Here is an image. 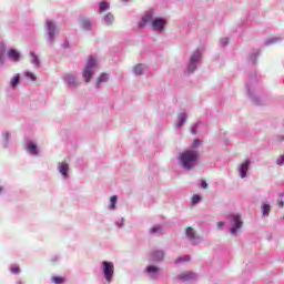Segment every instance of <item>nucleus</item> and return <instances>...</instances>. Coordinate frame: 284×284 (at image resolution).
<instances>
[{
  "label": "nucleus",
  "mask_w": 284,
  "mask_h": 284,
  "mask_svg": "<svg viewBox=\"0 0 284 284\" xmlns=\"http://www.w3.org/2000/svg\"><path fill=\"white\" fill-rule=\"evenodd\" d=\"M150 23L153 28V30H158L161 32L163 28H165V20L163 18H156V14H154V10L148 11L140 21V28H144V26H148Z\"/></svg>",
  "instance_id": "obj_1"
},
{
  "label": "nucleus",
  "mask_w": 284,
  "mask_h": 284,
  "mask_svg": "<svg viewBox=\"0 0 284 284\" xmlns=\"http://www.w3.org/2000/svg\"><path fill=\"white\" fill-rule=\"evenodd\" d=\"M179 161L186 170H192L196 161H199V151L186 150L179 155Z\"/></svg>",
  "instance_id": "obj_2"
},
{
  "label": "nucleus",
  "mask_w": 284,
  "mask_h": 284,
  "mask_svg": "<svg viewBox=\"0 0 284 284\" xmlns=\"http://www.w3.org/2000/svg\"><path fill=\"white\" fill-rule=\"evenodd\" d=\"M94 68H97V60L90 57L83 71V79L85 83H90V79L93 77L92 70H94Z\"/></svg>",
  "instance_id": "obj_3"
},
{
  "label": "nucleus",
  "mask_w": 284,
  "mask_h": 284,
  "mask_svg": "<svg viewBox=\"0 0 284 284\" xmlns=\"http://www.w3.org/2000/svg\"><path fill=\"white\" fill-rule=\"evenodd\" d=\"M102 267H103V274L104 278L108 283H112V278L114 276V263L103 261L102 262Z\"/></svg>",
  "instance_id": "obj_4"
},
{
  "label": "nucleus",
  "mask_w": 284,
  "mask_h": 284,
  "mask_svg": "<svg viewBox=\"0 0 284 284\" xmlns=\"http://www.w3.org/2000/svg\"><path fill=\"white\" fill-rule=\"evenodd\" d=\"M233 226L231 227V234H236L241 227H243V221H241V215H233L232 216Z\"/></svg>",
  "instance_id": "obj_5"
},
{
  "label": "nucleus",
  "mask_w": 284,
  "mask_h": 284,
  "mask_svg": "<svg viewBox=\"0 0 284 284\" xmlns=\"http://www.w3.org/2000/svg\"><path fill=\"white\" fill-rule=\"evenodd\" d=\"M47 28H48V32H49V39H51L53 41L54 32H57V27L54 26V22H52V20H48Z\"/></svg>",
  "instance_id": "obj_6"
},
{
  "label": "nucleus",
  "mask_w": 284,
  "mask_h": 284,
  "mask_svg": "<svg viewBox=\"0 0 284 284\" xmlns=\"http://www.w3.org/2000/svg\"><path fill=\"white\" fill-rule=\"evenodd\" d=\"M247 170H250V160H245L240 166L241 179H245V176H247Z\"/></svg>",
  "instance_id": "obj_7"
},
{
  "label": "nucleus",
  "mask_w": 284,
  "mask_h": 284,
  "mask_svg": "<svg viewBox=\"0 0 284 284\" xmlns=\"http://www.w3.org/2000/svg\"><path fill=\"white\" fill-rule=\"evenodd\" d=\"M58 170H59L60 174H62V176H64V179H68V171L70 170V165H68V163L61 162L58 166Z\"/></svg>",
  "instance_id": "obj_8"
},
{
  "label": "nucleus",
  "mask_w": 284,
  "mask_h": 284,
  "mask_svg": "<svg viewBox=\"0 0 284 284\" xmlns=\"http://www.w3.org/2000/svg\"><path fill=\"white\" fill-rule=\"evenodd\" d=\"M179 278H180L181 281H194V278H196V274H194V273H192V272H190V271H186V272H184L183 274H181V275L179 276Z\"/></svg>",
  "instance_id": "obj_9"
},
{
  "label": "nucleus",
  "mask_w": 284,
  "mask_h": 284,
  "mask_svg": "<svg viewBox=\"0 0 284 284\" xmlns=\"http://www.w3.org/2000/svg\"><path fill=\"white\" fill-rule=\"evenodd\" d=\"M8 57L11 59V61H19V59H21V54H19V52L14 49H10L8 51Z\"/></svg>",
  "instance_id": "obj_10"
},
{
  "label": "nucleus",
  "mask_w": 284,
  "mask_h": 284,
  "mask_svg": "<svg viewBox=\"0 0 284 284\" xmlns=\"http://www.w3.org/2000/svg\"><path fill=\"white\" fill-rule=\"evenodd\" d=\"M65 81L70 88H77L79 83L77 82V78L74 75H67Z\"/></svg>",
  "instance_id": "obj_11"
},
{
  "label": "nucleus",
  "mask_w": 284,
  "mask_h": 284,
  "mask_svg": "<svg viewBox=\"0 0 284 284\" xmlns=\"http://www.w3.org/2000/svg\"><path fill=\"white\" fill-rule=\"evenodd\" d=\"M165 254L163 253V251H154L152 253V258L153 261H163Z\"/></svg>",
  "instance_id": "obj_12"
},
{
  "label": "nucleus",
  "mask_w": 284,
  "mask_h": 284,
  "mask_svg": "<svg viewBox=\"0 0 284 284\" xmlns=\"http://www.w3.org/2000/svg\"><path fill=\"white\" fill-rule=\"evenodd\" d=\"M81 26L84 30H92V22H90V20H88V18L81 19Z\"/></svg>",
  "instance_id": "obj_13"
},
{
  "label": "nucleus",
  "mask_w": 284,
  "mask_h": 284,
  "mask_svg": "<svg viewBox=\"0 0 284 284\" xmlns=\"http://www.w3.org/2000/svg\"><path fill=\"white\" fill-rule=\"evenodd\" d=\"M187 116L185 115V113H180L179 115H178V119H179V121L180 122H178L176 124H175V128H183V124L185 123V119H186Z\"/></svg>",
  "instance_id": "obj_14"
},
{
  "label": "nucleus",
  "mask_w": 284,
  "mask_h": 284,
  "mask_svg": "<svg viewBox=\"0 0 284 284\" xmlns=\"http://www.w3.org/2000/svg\"><path fill=\"white\" fill-rule=\"evenodd\" d=\"M186 236L191 240L194 241V239H196V233L194 232V229L192 227H187L186 229Z\"/></svg>",
  "instance_id": "obj_15"
},
{
  "label": "nucleus",
  "mask_w": 284,
  "mask_h": 284,
  "mask_svg": "<svg viewBox=\"0 0 284 284\" xmlns=\"http://www.w3.org/2000/svg\"><path fill=\"white\" fill-rule=\"evenodd\" d=\"M191 61H192V63H196V62L201 61V51H195L191 55Z\"/></svg>",
  "instance_id": "obj_16"
},
{
  "label": "nucleus",
  "mask_w": 284,
  "mask_h": 284,
  "mask_svg": "<svg viewBox=\"0 0 284 284\" xmlns=\"http://www.w3.org/2000/svg\"><path fill=\"white\" fill-rule=\"evenodd\" d=\"M19 83H21V78L19 74H16L12 79H11V85L12 88H16L17 85H19Z\"/></svg>",
  "instance_id": "obj_17"
},
{
  "label": "nucleus",
  "mask_w": 284,
  "mask_h": 284,
  "mask_svg": "<svg viewBox=\"0 0 284 284\" xmlns=\"http://www.w3.org/2000/svg\"><path fill=\"white\" fill-rule=\"evenodd\" d=\"M271 210H272V207L270 206V204H263V206H262V214H263V216H268Z\"/></svg>",
  "instance_id": "obj_18"
},
{
  "label": "nucleus",
  "mask_w": 284,
  "mask_h": 284,
  "mask_svg": "<svg viewBox=\"0 0 284 284\" xmlns=\"http://www.w3.org/2000/svg\"><path fill=\"white\" fill-rule=\"evenodd\" d=\"M30 57H31V63H33V65L39 67V57H37V54H34V51L30 52Z\"/></svg>",
  "instance_id": "obj_19"
},
{
  "label": "nucleus",
  "mask_w": 284,
  "mask_h": 284,
  "mask_svg": "<svg viewBox=\"0 0 284 284\" xmlns=\"http://www.w3.org/2000/svg\"><path fill=\"white\" fill-rule=\"evenodd\" d=\"M110 79L108 73H101L98 78V83H105Z\"/></svg>",
  "instance_id": "obj_20"
},
{
  "label": "nucleus",
  "mask_w": 284,
  "mask_h": 284,
  "mask_svg": "<svg viewBox=\"0 0 284 284\" xmlns=\"http://www.w3.org/2000/svg\"><path fill=\"white\" fill-rule=\"evenodd\" d=\"M134 74L141 75L143 74V64H136L133 69Z\"/></svg>",
  "instance_id": "obj_21"
},
{
  "label": "nucleus",
  "mask_w": 284,
  "mask_h": 284,
  "mask_svg": "<svg viewBox=\"0 0 284 284\" xmlns=\"http://www.w3.org/2000/svg\"><path fill=\"white\" fill-rule=\"evenodd\" d=\"M29 152H30V154H33V155H37V154H39V150L37 149V145L36 144H29Z\"/></svg>",
  "instance_id": "obj_22"
},
{
  "label": "nucleus",
  "mask_w": 284,
  "mask_h": 284,
  "mask_svg": "<svg viewBox=\"0 0 284 284\" xmlns=\"http://www.w3.org/2000/svg\"><path fill=\"white\" fill-rule=\"evenodd\" d=\"M119 201V197L116 195H112L110 199V207L111 210H114L116 202Z\"/></svg>",
  "instance_id": "obj_23"
},
{
  "label": "nucleus",
  "mask_w": 284,
  "mask_h": 284,
  "mask_svg": "<svg viewBox=\"0 0 284 284\" xmlns=\"http://www.w3.org/2000/svg\"><path fill=\"white\" fill-rule=\"evenodd\" d=\"M51 281L55 284H63L65 282V277H61V276H53L51 278Z\"/></svg>",
  "instance_id": "obj_24"
},
{
  "label": "nucleus",
  "mask_w": 284,
  "mask_h": 284,
  "mask_svg": "<svg viewBox=\"0 0 284 284\" xmlns=\"http://www.w3.org/2000/svg\"><path fill=\"white\" fill-rule=\"evenodd\" d=\"M104 21H105L106 26H110V23H112V21H114V16H112V13H108L104 17Z\"/></svg>",
  "instance_id": "obj_25"
},
{
  "label": "nucleus",
  "mask_w": 284,
  "mask_h": 284,
  "mask_svg": "<svg viewBox=\"0 0 284 284\" xmlns=\"http://www.w3.org/2000/svg\"><path fill=\"white\" fill-rule=\"evenodd\" d=\"M108 8H110V4L105 1H102L100 3V12H105V10H108Z\"/></svg>",
  "instance_id": "obj_26"
},
{
  "label": "nucleus",
  "mask_w": 284,
  "mask_h": 284,
  "mask_svg": "<svg viewBox=\"0 0 284 284\" xmlns=\"http://www.w3.org/2000/svg\"><path fill=\"white\" fill-rule=\"evenodd\" d=\"M11 274H19V272H21V268L19 267V265L13 264L10 268Z\"/></svg>",
  "instance_id": "obj_27"
},
{
  "label": "nucleus",
  "mask_w": 284,
  "mask_h": 284,
  "mask_svg": "<svg viewBox=\"0 0 284 284\" xmlns=\"http://www.w3.org/2000/svg\"><path fill=\"white\" fill-rule=\"evenodd\" d=\"M146 271L149 272V274H156V272H159V267L148 266Z\"/></svg>",
  "instance_id": "obj_28"
},
{
  "label": "nucleus",
  "mask_w": 284,
  "mask_h": 284,
  "mask_svg": "<svg viewBox=\"0 0 284 284\" xmlns=\"http://www.w3.org/2000/svg\"><path fill=\"white\" fill-rule=\"evenodd\" d=\"M194 70H196V62L191 61L187 68V72H194Z\"/></svg>",
  "instance_id": "obj_29"
},
{
  "label": "nucleus",
  "mask_w": 284,
  "mask_h": 284,
  "mask_svg": "<svg viewBox=\"0 0 284 284\" xmlns=\"http://www.w3.org/2000/svg\"><path fill=\"white\" fill-rule=\"evenodd\" d=\"M190 261V255H183L176 260V263H183Z\"/></svg>",
  "instance_id": "obj_30"
},
{
  "label": "nucleus",
  "mask_w": 284,
  "mask_h": 284,
  "mask_svg": "<svg viewBox=\"0 0 284 284\" xmlns=\"http://www.w3.org/2000/svg\"><path fill=\"white\" fill-rule=\"evenodd\" d=\"M27 79H30L31 81H37V75L32 72H27L26 73Z\"/></svg>",
  "instance_id": "obj_31"
},
{
  "label": "nucleus",
  "mask_w": 284,
  "mask_h": 284,
  "mask_svg": "<svg viewBox=\"0 0 284 284\" xmlns=\"http://www.w3.org/2000/svg\"><path fill=\"white\" fill-rule=\"evenodd\" d=\"M199 145H201V140H199V139L193 140L192 148L193 149L199 148Z\"/></svg>",
  "instance_id": "obj_32"
},
{
  "label": "nucleus",
  "mask_w": 284,
  "mask_h": 284,
  "mask_svg": "<svg viewBox=\"0 0 284 284\" xmlns=\"http://www.w3.org/2000/svg\"><path fill=\"white\" fill-rule=\"evenodd\" d=\"M199 201H201V195H193L192 196V203L196 204V203H199Z\"/></svg>",
  "instance_id": "obj_33"
},
{
  "label": "nucleus",
  "mask_w": 284,
  "mask_h": 284,
  "mask_svg": "<svg viewBox=\"0 0 284 284\" xmlns=\"http://www.w3.org/2000/svg\"><path fill=\"white\" fill-rule=\"evenodd\" d=\"M159 231H161V226H153L150 232L151 234H156Z\"/></svg>",
  "instance_id": "obj_34"
},
{
  "label": "nucleus",
  "mask_w": 284,
  "mask_h": 284,
  "mask_svg": "<svg viewBox=\"0 0 284 284\" xmlns=\"http://www.w3.org/2000/svg\"><path fill=\"white\" fill-rule=\"evenodd\" d=\"M277 165H283L284 163V155H281L277 161H276Z\"/></svg>",
  "instance_id": "obj_35"
},
{
  "label": "nucleus",
  "mask_w": 284,
  "mask_h": 284,
  "mask_svg": "<svg viewBox=\"0 0 284 284\" xmlns=\"http://www.w3.org/2000/svg\"><path fill=\"white\" fill-rule=\"evenodd\" d=\"M202 189L207 190V182L205 180H202Z\"/></svg>",
  "instance_id": "obj_36"
},
{
  "label": "nucleus",
  "mask_w": 284,
  "mask_h": 284,
  "mask_svg": "<svg viewBox=\"0 0 284 284\" xmlns=\"http://www.w3.org/2000/svg\"><path fill=\"white\" fill-rule=\"evenodd\" d=\"M221 43H223V45H227V43H229L227 38H223V39L221 40Z\"/></svg>",
  "instance_id": "obj_37"
},
{
  "label": "nucleus",
  "mask_w": 284,
  "mask_h": 284,
  "mask_svg": "<svg viewBox=\"0 0 284 284\" xmlns=\"http://www.w3.org/2000/svg\"><path fill=\"white\" fill-rule=\"evenodd\" d=\"M277 205H278V207H283V205H284L283 200L277 201Z\"/></svg>",
  "instance_id": "obj_38"
},
{
  "label": "nucleus",
  "mask_w": 284,
  "mask_h": 284,
  "mask_svg": "<svg viewBox=\"0 0 284 284\" xmlns=\"http://www.w3.org/2000/svg\"><path fill=\"white\" fill-rule=\"evenodd\" d=\"M223 225H225V222H219L217 223V227L221 230L223 227Z\"/></svg>",
  "instance_id": "obj_39"
},
{
  "label": "nucleus",
  "mask_w": 284,
  "mask_h": 284,
  "mask_svg": "<svg viewBox=\"0 0 284 284\" xmlns=\"http://www.w3.org/2000/svg\"><path fill=\"white\" fill-rule=\"evenodd\" d=\"M2 189H0V192H1Z\"/></svg>",
  "instance_id": "obj_40"
}]
</instances>
